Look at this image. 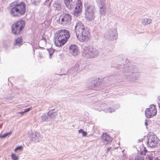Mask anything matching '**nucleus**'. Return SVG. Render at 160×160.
<instances>
[{
	"instance_id": "f257e3e1",
	"label": "nucleus",
	"mask_w": 160,
	"mask_h": 160,
	"mask_svg": "<svg viewBox=\"0 0 160 160\" xmlns=\"http://www.w3.org/2000/svg\"><path fill=\"white\" fill-rule=\"evenodd\" d=\"M117 68L118 70V73L120 74L123 73L128 80L132 82H134L137 80L140 75L138 74L140 72L138 68L131 63H129L128 65H118Z\"/></svg>"
},
{
	"instance_id": "f03ea898",
	"label": "nucleus",
	"mask_w": 160,
	"mask_h": 160,
	"mask_svg": "<svg viewBox=\"0 0 160 160\" xmlns=\"http://www.w3.org/2000/svg\"><path fill=\"white\" fill-rule=\"evenodd\" d=\"M26 5L23 2L18 3L14 2L10 6V13L13 17L18 18L23 15L26 12Z\"/></svg>"
},
{
	"instance_id": "7ed1b4c3",
	"label": "nucleus",
	"mask_w": 160,
	"mask_h": 160,
	"mask_svg": "<svg viewBox=\"0 0 160 160\" xmlns=\"http://www.w3.org/2000/svg\"><path fill=\"white\" fill-rule=\"evenodd\" d=\"M70 33L67 30L61 29L57 32L54 36V43L58 47H62L70 38Z\"/></svg>"
},
{
	"instance_id": "20e7f679",
	"label": "nucleus",
	"mask_w": 160,
	"mask_h": 160,
	"mask_svg": "<svg viewBox=\"0 0 160 160\" xmlns=\"http://www.w3.org/2000/svg\"><path fill=\"white\" fill-rule=\"evenodd\" d=\"M74 30L77 38L80 41H88L89 32L83 23L78 21L76 23Z\"/></svg>"
},
{
	"instance_id": "39448f33",
	"label": "nucleus",
	"mask_w": 160,
	"mask_h": 160,
	"mask_svg": "<svg viewBox=\"0 0 160 160\" xmlns=\"http://www.w3.org/2000/svg\"><path fill=\"white\" fill-rule=\"evenodd\" d=\"M98 54V51L91 46L84 48L82 51V56L88 58H94L97 57Z\"/></svg>"
},
{
	"instance_id": "423d86ee",
	"label": "nucleus",
	"mask_w": 160,
	"mask_h": 160,
	"mask_svg": "<svg viewBox=\"0 0 160 160\" xmlns=\"http://www.w3.org/2000/svg\"><path fill=\"white\" fill-rule=\"evenodd\" d=\"M25 26L23 20H21L16 22L11 26L12 32L15 35H18L23 29Z\"/></svg>"
},
{
	"instance_id": "0eeeda50",
	"label": "nucleus",
	"mask_w": 160,
	"mask_h": 160,
	"mask_svg": "<svg viewBox=\"0 0 160 160\" xmlns=\"http://www.w3.org/2000/svg\"><path fill=\"white\" fill-rule=\"evenodd\" d=\"M59 20L62 25L69 26L72 23V16L69 13H63L60 15Z\"/></svg>"
},
{
	"instance_id": "6e6552de",
	"label": "nucleus",
	"mask_w": 160,
	"mask_h": 160,
	"mask_svg": "<svg viewBox=\"0 0 160 160\" xmlns=\"http://www.w3.org/2000/svg\"><path fill=\"white\" fill-rule=\"evenodd\" d=\"M85 14L86 18L89 21L93 20L95 18V9L93 5H87L85 6Z\"/></svg>"
},
{
	"instance_id": "1a4fd4ad",
	"label": "nucleus",
	"mask_w": 160,
	"mask_h": 160,
	"mask_svg": "<svg viewBox=\"0 0 160 160\" xmlns=\"http://www.w3.org/2000/svg\"><path fill=\"white\" fill-rule=\"evenodd\" d=\"M118 36L116 28H111L106 32L104 38L108 41L116 39Z\"/></svg>"
},
{
	"instance_id": "9d476101",
	"label": "nucleus",
	"mask_w": 160,
	"mask_h": 160,
	"mask_svg": "<svg viewBox=\"0 0 160 160\" xmlns=\"http://www.w3.org/2000/svg\"><path fill=\"white\" fill-rule=\"evenodd\" d=\"M157 113L156 106L152 104L150 105V108H147L145 111V115L148 118H152L155 116Z\"/></svg>"
},
{
	"instance_id": "9b49d317",
	"label": "nucleus",
	"mask_w": 160,
	"mask_h": 160,
	"mask_svg": "<svg viewBox=\"0 0 160 160\" xmlns=\"http://www.w3.org/2000/svg\"><path fill=\"white\" fill-rule=\"evenodd\" d=\"M159 139L156 135L148 136L147 145L150 148H154L156 146Z\"/></svg>"
},
{
	"instance_id": "f8f14e48",
	"label": "nucleus",
	"mask_w": 160,
	"mask_h": 160,
	"mask_svg": "<svg viewBox=\"0 0 160 160\" xmlns=\"http://www.w3.org/2000/svg\"><path fill=\"white\" fill-rule=\"evenodd\" d=\"M75 5L76 6L74 10L73 11V13L75 16L78 17L80 15V13L82 12V5L80 0H78Z\"/></svg>"
},
{
	"instance_id": "ddd939ff",
	"label": "nucleus",
	"mask_w": 160,
	"mask_h": 160,
	"mask_svg": "<svg viewBox=\"0 0 160 160\" xmlns=\"http://www.w3.org/2000/svg\"><path fill=\"white\" fill-rule=\"evenodd\" d=\"M70 53L74 56H76L78 54V49L77 46L75 45H71L69 47Z\"/></svg>"
},
{
	"instance_id": "4468645a",
	"label": "nucleus",
	"mask_w": 160,
	"mask_h": 160,
	"mask_svg": "<svg viewBox=\"0 0 160 160\" xmlns=\"http://www.w3.org/2000/svg\"><path fill=\"white\" fill-rule=\"evenodd\" d=\"M102 140L104 144H107L110 143L112 141L111 137L106 133H103L102 136Z\"/></svg>"
},
{
	"instance_id": "2eb2a0df",
	"label": "nucleus",
	"mask_w": 160,
	"mask_h": 160,
	"mask_svg": "<svg viewBox=\"0 0 160 160\" xmlns=\"http://www.w3.org/2000/svg\"><path fill=\"white\" fill-rule=\"evenodd\" d=\"M30 139L32 141L37 142H39L42 139V137L39 133L35 132L31 135Z\"/></svg>"
},
{
	"instance_id": "dca6fc26",
	"label": "nucleus",
	"mask_w": 160,
	"mask_h": 160,
	"mask_svg": "<svg viewBox=\"0 0 160 160\" xmlns=\"http://www.w3.org/2000/svg\"><path fill=\"white\" fill-rule=\"evenodd\" d=\"M64 2L66 7L69 10L73 8L75 6L73 0H64Z\"/></svg>"
},
{
	"instance_id": "f3484780",
	"label": "nucleus",
	"mask_w": 160,
	"mask_h": 160,
	"mask_svg": "<svg viewBox=\"0 0 160 160\" xmlns=\"http://www.w3.org/2000/svg\"><path fill=\"white\" fill-rule=\"evenodd\" d=\"M58 112L55 109L50 110L47 113V115L49 117V119L54 118L57 115Z\"/></svg>"
},
{
	"instance_id": "a211bd4d",
	"label": "nucleus",
	"mask_w": 160,
	"mask_h": 160,
	"mask_svg": "<svg viewBox=\"0 0 160 160\" xmlns=\"http://www.w3.org/2000/svg\"><path fill=\"white\" fill-rule=\"evenodd\" d=\"M99 81L98 80H93L90 82L89 84V89H95V88L100 84Z\"/></svg>"
},
{
	"instance_id": "6ab92c4d",
	"label": "nucleus",
	"mask_w": 160,
	"mask_h": 160,
	"mask_svg": "<svg viewBox=\"0 0 160 160\" xmlns=\"http://www.w3.org/2000/svg\"><path fill=\"white\" fill-rule=\"evenodd\" d=\"M54 9L59 12L61 11V4L59 1H56L53 4Z\"/></svg>"
},
{
	"instance_id": "aec40b11",
	"label": "nucleus",
	"mask_w": 160,
	"mask_h": 160,
	"mask_svg": "<svg viewBox=\"0 0 160 160\" xmlns=\"http://www.w3.org/2000/svg\"><path fill=\"white\" fill-rule=\"evenodd\" d=\"M148 152L147 150L146 149V148L143 145H142L140 147V150L139 151V153L141 156L145 155L146 153Z\"/></svg>"
},
{
	"instance_id": "412c9836",
	"label": "nucleus",
	"mask_w": 160,
	"mask_h": 160,
	"mask_svg": "<svg viewBox=\"0 0 160 160\" xmlns=\"http://www.w3.org/2000/svg\"><path fill=\"white\" fill-rule=\"evenodd\" d=\"M23 39L22 37L17 38L15 40L14 45H18L20 47L22 44Z\"/></svg>"
},
{
	"instance_id": "4be33fe9",
	"label": "nucleus",
	"mask_w": 160,
	"mask_h": 160,
	"mask_svg": "<svg viewBox=\"0 0 160 160\" xmlns=\"http://www.w3.org/2000/svg\"><path fill=\"white\" fill-rule=\"evenodd\" d=\"M79 65L78 64H75L73 67L72 69L73 71H74V72H78L79 71H80L81 69H80L79 68Z\"/></svg>"
},
{
	"instance_id": "5701e85b",
	"label": "nucleus",
	"mask_w": 160,
	"mask_h": 160,
	"mask_svg": "<svg viewBox=\"0 0 160 160\" xmlns=\"http://www.w3.org/2000/svg\"><path fill=\"white\" fill-rule=\"evenodd\" d=\"M105 8L104 6H100V10L99 13L100 15H104L105 12Z\"/></svg>"
},
{
	"instance_id": "b1692460",
	"label": "nucleus",
	"mask_w": 160,
	"mask_h": 160,
	"mask_svg": "<svg viewBox=\"0 0 160 160\" xmlns=\"http://www.w3.org/2000/svg\"><path fill=\"white\" fill-rule=\"evenodd\" d=\"M96 1L99 6H104L105 2V0H96Z\"/></svg>"
},
{
	"instance_id": "393cba45",
	"label": "nucleus",
	"mask_w": 160,
	"mask_h": 160,
	"mask_svg": "<svg viewBox=\"0 0 160 160\" xmlns=\"http://www.w3.org/2000/svg\"><path fill=\"white\" fill-rule=\"evenodd\" d=\"M41 118L43 121H48L50 120L49 117L48 116L47 114V115L46 114H43L41 116Z\"/></svg>"
},
{
	"instance_id": "a878e982",
	"label": "nucleus",
	"mask_w": 160,
	"mask_h": 160,
	"mask_svg": "<svg viewBox=\"0 0 160 160\" xmlns=\"http://www.w3.org/2000/svg\"><path fill=\"white\" fill-rule=\"evenodd\" d=\"M12 133V131H10L8 132H6L2 135H0V138H4L7 137H9Z\"/></svg>"
},
{
	"instance_id": "bb28decb",
	"label": "nucleus",
	"mask_w": 160,
	"mask_h": 160,
	"mask_svg": "<svg viewBox=\"0 0 160 160\" xmlns=\"http://www.w3.org/2000/svg\"><path fill=\"white\" fill-rule=\"evenodd\" d=\"M79 133H81L83 136L85 137L87 135V132L84 131L82 129H81L78 131Z\"/></svg>"
},
{
	"instance_id": "cd10ccee",
	"label": "nucleus",
	"mask_w": 160,
	"mask_h": 160,
	"mask_svg": "<svg viewBox=\"0 0 160 160\" xmlns=\"http://www.w3.org/2000/svg\"><path fill=\"white\" fill-rule=\"evenodd\" d=\"M52 1V0H45V1L43 3L44 5H46L48 7H50Z\"/></svg>"
},
{
	"instance_id": "c85d7f7f",
	"label": "nucleus",
	"mask_w": 160,
	"mask_h": 160,
	"mask_svg": "<svg viewBox=\"0 0 160 160\" xmlns=\"http://www.w3.org/2000/svg\"><path fill=\"white\" fill-rule=\"evenodd\" d=\"M55 51V49L52 48H50L48 50V52L49 54L50 58H51V57H52V55L53 54L54 52Z\"/></svg>"
},
{
	"instance_id": "c756f323",
	"label": "nucleus",
	"mask_w": 160,
	"mask_h": 160,
	"mask_svg": "<svg viewBox=\"0 0 160 160\" xmlns=\"http://www.w3.org/2000/svg\"><path fill=\"white\" fill-rule=\"evenodd\" d=\"M11 157L12 160H18V158L15 153H12L11 155Z\"/></svg>"
},
{
	"instance_id": "7c9ffc66",
	"label": "nucleus",
	"mask_w": 160,
	"mask_h": 160,
	"mask_svg": "<svg viewBox=\"0 0 160 160\" xmlns=\"http://www.w3.org/2000/svg\"><path fill=\"white\" fill-rule=\"evenodd\" d=\"M134 160H144V157L141 155H138L135 158Z\"/></svg>"
},
{
	"instance_id": "2f4dec72",
	"label": "nucleus",
	"mask_w": 160,
	"mask_h": 160,
	"mask_svg": "<svg viewBox=\"0 0 160 160\" xmlns=\"http://www.w3.org/2000/svg\"><path fill=\"white\" fill-rule=\"evenodd\" d=\"M3 47L4 48H6L9 46L10 45V43L9 42H6L5 41H4L3 42Z\"/></svg>"
},
{
	"instance_id": "473e14b6",
	"label": "nucleus",
	"mask_w": 160,
	"mask_h": 160,
	"mask_svg": "<svg viewBox=\"0 0 160 160\" xmlns=\"http://www.w3.org/2000/svg\"><path fill=\"white\" fill-rule=\"evenodd\" d=\"M22 148L23 147H22V146H19L17 147L15 149L14 151L15 152H17L18 151L22 150Z\"/></svg>"
},
{
	"instance_id": "72a5a7b5",
	"label": "nucleus",
	"mask_w": 160,
	"mask_h": 160,
	"mask_svg": "<svg viewBox=\"0 0 160 160\" xmlns=\"http://www.w3.org/2000/svg\"><path fill=\"white\" fill-rule=\"evenodd\" d=\"M145 24H149L151 23L152 20L150 18L147 19L146 21L144 20Z\"/></svg>"
},
{
	"instance_id": "f704fd0d",
	"label": "nucleus",
	"mask_w": 160,
	"mask_h": 160,
	"mask_svg": "<svg viewBox=\"0 0 160 160\" xmlns=\"http://www.w3.org/2000/svg\"><path fill=\"white\" fill-rule=\"evenodd\" d=\"M115 110V109L113 108H108L107 109V112L110 113L112 112H114Z\"/></svg>"
},
{
	"instance_id": "c9c22d12",
	"label": "nucleus",
	"mask_w": 160,
	"mask_h": 160,
	"mask_svg": "<svg viewBox=\"0 0 160 160\" xmlns=\"http://www.w3.org/2000/svg\"><path fill=\"white\" fill-rule=\"evenodd\" d=\"M117 78V77H115L114 76L112 75L108 78V79L109 81H110L111 79L114 80H115V78Z\"/></svg>"
},
{
	"instance_id": "e433bc0d",
	"label": "nucleus",
	"mask_w": 160,
	"mask_h": 160,
	"mask_svg": "<svg viewBox=\"0 0 160 160\" xmlns=\"http://www.w3.org/2000/svg\"><path fill=\"white\" fill-rule=\"evenodd\" d=\"M42 40H43L45 42V43H46V38H45V37H44L43 36V35L42 36V39L41 40V41H42Z\"/></svg>"
},
{
	"instance_id": "4c0bfd02",
	"label": "nucleus",
	"mask_w": 160,
	"mask_h": 160,
	"mask_svg": "<svg viewBox=\"0 0 160 160\" xmlns=\"http://www.w3.org/2000/svg\"><path fill=\"white\" fill-rule=\"evenodd\" d=\"M31 109V108H27L25 109L24 111V112L26 113V112H28Z\"/></svg>"
},
{
	"instance_id": "58836bf2",
	"label": "nucleus",
	"mask_w": 160,
	"mask_h": 160,
	"mask_svg": "<svg viewBox=\"0 0 160 160\" xmlns=\"http://www.w3.org/2000/svg\"><path fill=\"white\" fill-rule=\"evenodd\" d=\"M25 112H24V111L21 112H18V113L20 114L21 116L23 115Z\"/></svg>"
},
{
	"instance_id": "ea45409f",
	"label": "nucleus",
	"mask_w": 160,
	"mask_h": 160,
	"mask_svg": "<svg viewBox=\"0 0 160 160\" xmlns=\"http://www.w3.org/2000/svg\"><path fill=\"white\" fill-rule=\"evenodd\" d=\"M156 158H153L152 157H150L148 156V160H154V159H155Z\"/></svg>"
},
{
	"instance_id": "a19ab883",
	"label": "nucleus",
	"mask_w": 160,
	"mask_h": 160,
	"mask_svg": "<svg viewBox=\"0 0 160 160\" xmlns=\"http://www.w3.org/2000/svg\"><path fill=\"white\" fill-rule=\"evenodd\" d=\"M111 148H112L111 147L107 148V152H109L111 149Z\"/></svg>"
},
{
	"instance_id": "79ce46f5",
	"label": "nucleus",
	"mask_w": 160,
	"mask_h": 160,
	"mask_svg": "<svg viewBox=\"0 0 160 160\" xmlns=\"http://www.w3.org/2000/svg\"><path fill=\"white\" fill-rule=\"evenodd\" d=\"M154 160H160V159H159L158 158H156L154 159Z\"/></svg>"
},
{
	"instance_id": "37998d69",
	"label": "nucleus",
	"mask_w": 160,
	"mask_h": 160,
	"mask_svg": "<svg viewBox=\"0 0 160 160\" xmlns=\"http://www.w3.org/2000/svg\"><path fill=\"white\" fill-rule=\"evenodd\" d=\"M119 107V105H116V109H118Z\"/></svg>"
},
{
	"instance_id": "c03bdc74",
	"label": "nucleus",
	"mask_w": 160,
	"mask_h": 160,
	"mask_svg": "<svg viewBox=\"0 0 160 160\" xmlns=\"http://www.w3.org/2000/svg\"><path fill=\"white\" fill-rule=\"evenodd\" d=\"M145 124L146 126H147V125L148 124L147 122H146V121L145 123Z\"/></svg>"
},
{
	"instance_id": "a18cd8bd",
	"label": "nucleus",
	"mask_w": 160,
	"mask_h": 160,
	"mask_svg": "<svg viewBox=\"0 0 160 160\" xmlns=\"http://www.w3.org/2000/svg\"><path fill=\"white\" fill-rule=\"evenodd\" d=\"M158 106L160 109V103L158 104Z\"/></svg>"
},
{
	"instance_id": "49530a36",
	"label": "nucleus",
	"mask_w": 160,
	"mask_h": 160,
	"mask_svg": "<svg viewBox=\"0 0 160 160\" xmlns=\"http://www.w3.org/2000/svg\"><path fill=\"white\" fill-rule=\"evenodd\" d=\"M158 100H160V98H158Z\"/></svg>"
}]
</instances>
